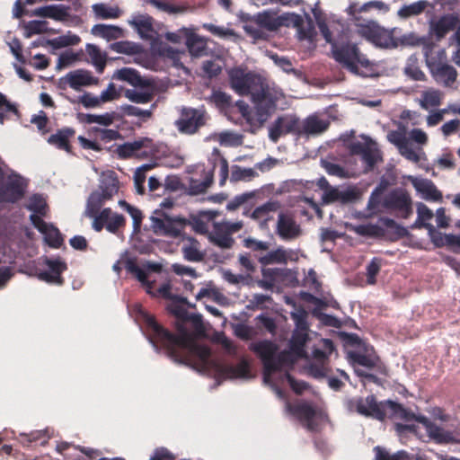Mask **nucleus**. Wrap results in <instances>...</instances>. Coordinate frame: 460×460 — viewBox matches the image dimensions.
Instances as JSON below:
<instances>
[{"label": "nucleus", "mask_w": 460, "mask_h": 460, "mask_svg": "<svg viewBox=\"0 0 460 460\" xmlns=\"http://www.w3.org/2000/svg\"><path fill=\"white\" fill-rule=\"evenodd\" d=\"M280 208V204L278 201H268L261 206L257 207L252 213V217L255 220L267 222L271 219L270 212H275Z\"/></svg>", "instance_id": "41"}, {"label": "nucleus", "mask_w": 460, "mask_h": 460, "mask_svg": "<svg viewBox=\"0 0 460 460\" xmlns=\"http://www.w3.org/2000/svg\"><path fill=\"white\" fill-rule=\"evenodd\" d=\"M387 411H390L391 416L398 417L406 422L415 420L420 423L419 418H425L421 414H415L411 410L405 408L402 404L394 402L392 400H385Z\"/></svg>", "instance_id": "31"}, {"label": "nucleus", "mask_w": 460, "mask_h": 460, "mask_svg": "<svg viewBox=\"0 0 460 460\" xmlns=\"http://www.w3.org/2000/svg\"><path fill=\"white\" fill-rule=\"evenodd\" d=\"M119 205L121 208L126 210L132 217L133 219V227L135 232L140 231L142 220H143V214L140 209L137 208L130 205L126 200H119Z\"/></svg>", "instance_id": "49"}, {"label": "nucleus", "mask_w": 460, "mask_h": 460, "mask_svg": "<svg viewBox=\"0 0 460 460\" xmlns=\"http://www.w3.org/2000/svg\"><path fill=\"white\" fill-rule=\"evenodd\" d=\"M258 176V173L252 168H242L239 165H234L231 172V181H250L252 178Z\"/></svg>", "instance_id": "52"}, {"label": "nucleus", "mask_w": 460, "mask_h": 460, "mask_svg": "<svg viewBox=\"0 0 460 460\" xmlns=\"http://www.w3.org/2000/svg\"><path fill=\"white\" fill-rule=\"evenodd\" d=\"M290 363H292V359L289 352L286 350L280 351L279 353L277 352L272 360V367L268 370L267 376L272 373L280 371L284 366Z\"/></svg>", "instance_id": "50"}, {"label": "nucleus", "mask_w": 460, "mask_h": 460, "mask_svg": "<svg viewBox=\"0 0 460 460\" xmlns=\"http://www.w3.org/2000/svg\"><path fill=\"white\" fill-rule=\"evenodd\" d=\"M148 2L158 10L170 14L183 13L185 11V8L183 6L176 5L167 1L149 0Z\"/></svg>", "instance_id": "61"}, {"label": "nucleus", "mask_w": 460, "mask_h": 460, "mask_svg": "<svg viewBox=\"0 0 460 460\" xmlns=\"http://www.w3.org/2000/svg\"><path fill=\"white\" fill-rule=\"evenodd\" d=\"M183 257L188 261L199 262L204 259L200 251V243L194 238H189L188 243L181 247Z\"/></svg>", "instance_id": "39"}, {"label": "nucleus", "mask_w": 460, "mask_h": 460, "mask_svg": "<svg viewBox=\"0 0 460 460\" xmlns=\"http://www.w3.org/2000/svg\"><path fill=\"white\" fill-rule=\"evenodd\" d=\"M249 349L261 358L266 378L269 368L272 367L274 356L279 350L278 345L271 341L263 340L251 343Z\"/></svg>", "instance_id": "18"}, {"label": "nucleus", "mask_w": 460, "mask_h": 460, "mask_svg": "<svg viewBox=\"0 0 460 460\" xmlns=\"http://www.w3.org/2000/svg\"><path fill=\"white\" fill-rule=\"evenodd\" d=\"M155 151V144L149 137H141L133 142H126L117 148V153L121 158L133 156L146 158L154 155Z\"/></svg>", "instance_id": "11"}, {"label": "nucleus", "mask_w": 460, "mask_h": 460, "mask_svg": "<svg viewBox=\"0 0 460 460\" xmlns=\"http://www.w3.org/2000/svg\"><path fill=\"white\" fill-rule=\"evenodd\" d=\"M91 32L93 35L102 38L108 41L123 37V30L120 27L110 24H95L93 26Z\"/></svg>", "instance_id": "33"}, {"label": "nucleus", "mask_w": 460, "mask_h": 460, "mask_svg": "<svg viewBox=\"0 0 460 460\" xmlns=\"http://www.w3.org/2000/svg\"><path fill=\"white\" fill-rule=\"evenodd\" d=\"M348 358L353 366L358 365L370 370H375L378 374L385 376L387 375L386 367L382 362L379 356L376 355L373 349L371 352H368V350L366 349L365 353L358 351H349Z\"/></svg>", "instance_id": "14"}, {"label": "nucleus", "mask_w": 460, "mask_h": 460, "mask_svg": "<svg viewBox=\"0 0 460 460\" xmlns=\"http://www.w3.org/2000/svg\"><path fill=\"white\" fill-rule=\"evenodd\" d=\"M442 94L440 91L430 89L421 94L420 106L427 110L429 106L438 107L441 104Z\"/></svg>", "instance_id": "47"}, {"label": "nucleus", "mask_w": 460, "mask_h": 460, "mask_svg": "<svg viewBox=\"0 0 460 460\" xmlns=\"http://www.w3.org/2000/svg\"><path fill=\"white\" fill-rule=\"evenodd\" d=\"M354 231L362 236L380 237L385 234V229L377 225L363 224L355 226Z\"/></svg>", "instance_id": "53"}, {"label": "nucleus", "mask_w": 460, "mask_h": 460, "mask_svg": "<svg viewBox=\"0 0 460 460\" xmlns=\"http://www.w3.org/2000/svg\"><path fill=\"white\" fill-rule=\"evenodd\" d=\"M376 452L375 460H414L415 456H410L405 451H399L394 455H391L385 448L377 446L374 448Z\"/></svg>", "instance_id": "45"}, {"label": "nucleus", "mask_w": 460, "mask_h": 460, "mask_svg": "<svg viewBox=\"0 0 460 460\" xmlns=\"http://www.w3.org/2000/svg\"><path fill=\"white\" fill-rule=\"evenodd\" d=\"M426 1H418L408 5H403L399 11L398 15L402 18L420 14L426 8Z\"/></svg>", "instance_id": "51"}, {"label": "nucleus", "mask_w": 460, "mask_h": 460, "mask_svg": "<svg viewBox=\"0 0 460 460\" xmlns=\"http://www.w3.org/2000/svg\"><path fill=\"white\" fill-rule=\"evenodd\" d=\"M253 22L257 25L256 28L248 25L245 29L246 31L255 39H264L265 34L262 29L269 31H275L283 25V20L271 11H263L262 13H257L253 18Z\"/></svg>", "instance_id": "10"}, {"label": "nucleus", "mask_w": 460, "mask_h": 460, "mask_svg": "<svg viewBox=\"0 0 460 460\" xmlns=\"http://www.w3.org/2000/svg\"><path fill=\"white\" fill-rule=\"evenodd\" d=\"M45 235V241L52 248H59L63 243V237L59 230L52 225L46 229L45 233H42Z\"/></svg>", "instance_id": "54"}, {"label": "nucleus", "mask_w": 460, "mask_h": 460, "mask_svg": "<svg viewBox=\"0 0 460 460\" xmlns=\"http://www.w3.org/2000/svg\"><path fill=\"white\" fill-rule=\"evenodd\" d=\"M47 25H48V22H46V21L33 20V21L28 22L24 25L25 37L31 38L32 35L47 32V31H48Z\"/></svg>", "instance_id": "58"}, {"label": "nucleus", "mask_w": 460, "mask_h": 460, "mask_svg": "<svg viewBox=\"0 0 460 460\" xmlns=\"http://www.w3.org/2000/svg\"><path fill=\"white\" fill-rule=\"evenodd\" d=\"M150 227L156 235L178 238L189 221L181 217H171L161 209H155L150 217Z\"/></svg>", "instance_id": "3"}, {"label": "nucleus", "mask_w": 460, "mask_h": 460, "mask_svg": "<svg viewBox=\"0 0 460 460\" xmlns=\"http://www.w3.org/2000/svg\"><path fill=\"white\" fill-rule=\"evenodd\" d=\"M121 110L125 115L138 117L143 122L148 120L153 115L151 110H142L137 106L129 104L123 105Z\"/></svg>", "instance_id": "57"}, {"label": "nucleus", "mask_w": 460, "mask_h": 460, "mask_svg": "<svg viewBox=\"0 0 460 460\" xmlns=\"http://www.w3.org/2000/svg\"><path fill=\"white\" fill-rule=\"evenodd\" d=\"M70 103H81L84 108H95L100 106L102 101L100 96H93L90 93H84L83 95L78 96L77 98H73L67 95H63Z\"/></svg>", "instance_id": "46"}, {"label": "nucleus", "mask_w": 460, "mask_h": 460, "mask_svg": "<svg viewBox=\"0 0 460 460\" xmlns=\"http://www.w3.org/2000/svg\"><path fill=\"white\" fill-rule=\"evenodd\" d=\"M272 301L270 296L264 294H254L251 299H249V304L247 308L252 311L255 310H263L266 308L265 304Z\"/></svg>", "instance_id": "64"}, {"label": "nucleus", "mask_w": 460, "mask_h": 460, "mask_svg": "<svg viewBox=\"0 0 460 460\" xmlns=\"http://www.w3.org/2000/svg\"><path fill=\"white\" fill-rule=\"evenodd\" d=\"M384 206L402 218H408L412 214L411 198L402 189H395L389 192L384 200Z\"/></svg>", "instance_id": "9"}, {"label": "nucleus", "mask_w": 460, "mask_h": 460, "mask_svg": "<svg viewBox=\"0 0 460 460\" xmlns=\"http://www.w3.org/2000/svg\"><path fill=\"white\" fill-rule=\"evenodd\" d=\"M151 88H153V86ZM125 97L132 102L145 104L150 102L153 100L154 92L153 89L150 91L128 89L125 91Z\"/></svg>", "instance_id": "44"}, {"label": "nucleus", "mask_w": 460, "mask_h": 460, "mask_svg": "<svg viewBox=\"0 0 460 460\" xmlns=\"http://www.w3.org/2000/svg\"><path fill=\"white\" fill-rule=\"evenodd\" d=\"M20 441L24 447H31L32 443L38 441H40V444L41 446L47 443L45 433L40 430L32 431L29 434H21Z\"/></svg>", "instance_id": "62"}, {"label": "nucleus", "mask_w": 460, "mask_h": 460, "mask_svg": "<svg viewBox=\"0 0 460 460\" xmlns=\"http://www.w3.org/2000/svg\"><path fill=\"white\" fill-rule=\"evenodd\" d=\"M115 78L123 82H127L134 87H152V83L149 80L142 78L137 70L130 67H123L117 70Z\"/></svg>", "instance_id": "26"}, {"label": "nucleus", "mask_w": 460, "mask_h": 460, "mask_svg": "<svg viewBox=\"0 0 460 460\" xmlns=\"http://www.w3.org/2000/svg\"><path fill=\"white\" fill-rule=\"evenodd\" d=\"M349 411L383 421L387 416L385 401L377 402L376 395L369 394L367 397L351 399L347 403Z\"/></svg>", "instance_id": "5"}, {"label": "nucleus", "mask_w": 460, "mask_h": 460, "mask_svg": "<svg viewBox=\"0 0 460 460\" xmlns=\"http://www.w3.org/2000/svg\"><path fill=\"white\" fill-rule=\"evenodd\" d=\"M95 15L102 19H116L121 14L118 6H109L105 4H96L93 6Z\"/></svg>", "instance_id": "43"}, {"label": "nucleus", "mask_w": 460, "mask_h": 460, "mask_svg": "<svg viewBox=\"0 0 460 460\" xmlns=\"http://www.w3.org/2000/svg\"><path fill=\"white\" fill-rule=\"evenodd\" d=\"M252 102L254 105L256 119L263 124L277 107L278 97L276 93L265 83L258 87L251 95Z\"/></svg>", "instance_id": "7"}, {"label": "nucleus", "mask_w": 460, "mask_h": 460, "mask_svg": "<svg viewBox=\"0 0 460 460\" xmlns=\"http://www.w3.org/2000/svg\"><path fill=\"white\" fill-rule=\"evenodd\" d=\"M153 22L154 19L150 15L139 14L130 22V24L137 30L142 39L150 40L155 32Z\"/></svg>", "instance_id": "32"}, {"label": "nucleus", "mask_w": 460, "mask_h": 460, "mask_svg": "<svg viewBox=\"0 0 460 460\" xmlns=\"http://www.w3.org/2000/svg\"><path fill=\"white\" fill-rule=\"evenodd\" d=\"M208 119L209 116L204 107H182L174 124L180 133L194 135L207 124Z\"/></svg>", "instance_id": "4"}, {"label": "nucleus", "mask_w": 460, "mask_h": 460, "mask_svg": "<svg viewBox=\"0 0 460 460\" xmlns=\"http://www.w3.org/2000/svg\"><path fill=\"white\" fill-rule=\"evenodd\" d=\"M219 371L226 378H248L250 376V363L243 358L236 365L222 366Z\"/></svg>", "instance_id": "28"}, {"label": "nucleus", "mask_w": 460, "mask_h": 460, "mask_svg": "<svg viewBox=\"0 0 460 460\" xmlns=\"http://www.w3.org/2000/svg\"><path fill=\"white\" fill-rule=\"evenodd\" d=\"M92 131L95 133L96 137L99 140L104 143H109L113 140L121 138L120 133L116 129H108L94 127L92 128Z\"/></svg>", "instance_id": "59"}, {"label": "nucleus", "mask_w": 460, "mask_h": 460, "mask_svg": "<svg viewBox=\"0 0 460 460\" xmlns=\"http://www.w3.org/2000/svg\"><path fill=\"white\" fill-rule=\"evenodd\" d=\"M99 79L94 77L91 71L85 69H76L67 73L65 76L59 78L58 88L66 90L67 86L79 91L82 86L97 84Z\"/></svg>", "instance_id": "13"}, {"label": "nucleus", "mask_w": 460, "mask_h": 460, "mask_svg": "<svg viewBox=\"0 0 460 460\" xmlns=\"http://www.w3.org/2000/svg\"><path fill=\"white\" fill-rule=\"evenodd\" d=\"M85 50L91 58L93 65L99 73H102L106 66L107 55L101 51L100 48L94 44H86Z\"/></svg>", "instance_id": "40"}, {"label": "nucleus", "mask_w": 460, "mask_h": 460, "mask_svg": "<svg viewBox=\"0 0 460 460\" xmlns=\"http://www.w3.org/2000/svg\"><path fill=\"white\" fill-rule=\"evenodd\" d=\"M126 226V218L123 215L112 213L104 222V227L111 234H116L120 229Z\"/></svg>", "instance_id": "48"}, {"label": "nucleus", "mask_w": 460, "mask_h": 460, "mask_svg": "<svg viewBox=\"0 0 460 460\" xmlns=\"http://www.w3.org/2000/svg\"><path fill=\"white\" fill-rule=\"evenodd\" d=\"M186 46L191 57L200 58L207 55L208 47L206 40L191 31L188 35Z\"/></svg>", "instance_id": "34"}, {"label": "nucleus", "mask_w": 460, "mask_h": 460, "mask_svg": "<svg viewBox=\"0 0 460 460\" xmlns=\"http://www.w3.org/2000/svg\"><path fill=\"white\" fill-rule=\"evenodd\" d=\"M296 253L289 250H286L283 247H279L276 250L269 252L264 256L259 257V262L261 265H270V264H287L288 261H296Z\"/></svg>", "instance_id": "24"}, {"label": "nucleus", "mask_w": 460, "mask_h": 460, "mask_svg": "<svg viewBox=\"0 0 460 460\" xmlns=\"http://www.w3.org/2000/svg\"><path fill=\"white\" fill-rule=\"evenodd\" d=\"M75 134V130L72 128H63L58 129L55 134H52L48 138V143L55 146L58 149L65 150L68 153L71 152V145L69 139Z\"/></svg>", "instance_id": "29"}, {"label": "nucleus", "mask_w": 460, "mask_h": 460, "mask_svg": "<svg viewBox=\"0 0 460 460\" xmlns=\"http://www.w3.org/2000/svg\"><path fill=\"white\" fill-rule=\"evenodd\" d=\"M422 46V52L425 57L426 64L430 69H434L440 64L445 58L444 50L436 51L437 45L430 39L421 38L418 41Z\"/></svg>", "instance_id": "22"}, {"label": "nucleus", "mask_w": 460, "mask_h": 460, "mask_svg": "<svg viewBox=\"0 0 460 460\" xmlns=\"http://www.w3.org/2000/svg\"><path fill=\"white\" fill-rule=\"evenodd\" d=\"M70 7L64 4H51L36 8L32 14L43 18H50L58 22L66 21L69 14Z\"/></svg>", "instance_id": "23"}, {"label": "nucleus", "mask_w": 460, "mask_h": 460, "mask_svg": "<svg viewBox=\"0 0 460 460\" xmlns=\"http://www.w3.org/2000/svg\"><path fill=\"white\" fill-rule=\"evenodd\" d=\"M288 134L301 136V121L294 115L286 114L278 117L269 129V137L275 143L281 136Z\"/></svg>", "instance_id": "12"}, {"label": "nucleus", "mask_w": 460, "mask_h": 460, "mask_svg": "<svg viewBox=\"0 0 460 460\" xmlns=\"http://www.w3.org/2000/svg\"><path fill=\"white\" fill-rule=\"evenodd\" d=\"M24 195V186L20 178H10L6 184L0 188V201L15 203Z\"/></svg>", "instance_id": "21"}, {"label": "nucleus", "mask_w": 460, "mask_h": 460, "mask_svg": "<svg viewBox=\"0 0 460 460\" xmlns=\"http://www.w3.org/2000/svg\"><path fill=\"white\" fill-rule=\"evenodd\" d=\"M81 41V39L76 34L68 33L62 35L58 38H54L47 40V44L52 47L54 49H59L69 46L77 45Z\"/></svg>", "instance_id": "42"}, {"label": "nucleus", "mask_w": 460, "mask_h": 460, "mask_svg": "<svg viewBox=\"0 0 460 460\" xmlns=\"http://www.w3.org/2000/svg\"><path fill=\"white\" fill-rule=\"evenodd\" d=\"M288 411L296 417L301 422L304 423L305 427L314 431L316 429V424L314 420L317 411L316 409L309 402H302L296 404H287Z\"/></svg>", "instance_id": "19"}, {"label": "nucleus", "mask_w": 460, "mask_h": 460, "mask_svg": "<svg viewBox=\"0 0 460 460\" xmlns=\"http://www.w3.org/2000/svg\"><path fill=\"white\" fill-rule=\"evenodd\" d=\"M45 265L48 270L41 271L38 274L39 279L49 284L62 286L65 282L62 273L67 270V265L60 259H45Z\"/></svg>", "instance_id": "17"}, {"label": "nucleus", "mask_w": 460, "mask_h": 460, "mask_svg": "<svg viewBox=\"0 0 460 460\" xmlns=\"http://www.w3.org/2000/svg\"><path fill=\"white\" fill-rule=\"evenodd\" d=\"M431 73L438 81H442L446 86L451 85L457 76L456 68L447 64H440L432 69Z\"/></svg>", "instance_id": "37"}, {"label": "nucleus", "mask_w": 460, "mask_h": 460, "mask_svg": "<svg viewBox=\"0 0 460 460\" xmlns=\"http://www.w3.org/2000/svg\"><path fill=\"white\" fill-rule=\"evenodd\" d=\"M47 207L48 206L45 199L39 194H35L31 197L27 205V208L30 211H32L34 214H39L40 216L46 215Z\"/></svg>", "instance_id": "60"}, {"label": "nucleus", "mask_w": 460, "mask_h": 460, "mask_svg": "<svg viewBox=\"0 0 460 460\" xmlns=\"http://www.w3.org/2000/svg\"><path fill=\"white\" fill-rule=\"evenodd\" d=\"M381 269V259L374 257L367 266V283L375 285L376 283V276Z\"/></svg>", "instance_id": "63"}, {"label": "nucleus", "mask_w": 460, "mask_h": 460, "mask_svg": "<svg viewBox=\"0 0 460 460\" xmlns=\"http://www.w3.org/2000/svg\"><path fill=\"white\" fill-rule=\"evenodd\" d=\"M277 234L282 240H293L300 235L301 228L291 215L279 213L277 223Z\"/></svg>", "instance_id": "20"}, {"label": "nucleus", "mask_w": 460, "mask_h": 460, "mask_svg": "<svg viewBox=\"0 0 460 460\" xmlns=\"http://www.w3.org/2000/svg\"><path fill=\"white\" fill-rule=\"evenodd\" d=\"M214 179V168L206 172L204 171V179L200 181L199 180L190 179L188 188V193L190 195H199L206 192L211 186Z\"/></svg>", "instance_id": "36"}, {"label": "nucleus", "mask_w": 460, "mask_h": 460, "mask_svg": "<svg viewBox=\"0 0 460 460\" xmlns=\"http://www.w3.org/2000/svg\"><path fill=\"white\" fill-rule=\"evenodd\" d=\"M458 22L456 17L453 15H444L437 22L430 24L432 33L438 40L443 39L450 31L454 30Z\"/></svg>", "instance_id": "30"}, {"label": "nucleus", "mask_w": 460, "mask_h": 460, "mask_svg": "<svg viewBox=\"0 0 460 460\" xmlns=\"http://www.w3.org/2000/svg\"><path fill=\"white\" fill-rule=\"evenodd\" d=\"M143 320L150 332L149 340L156 349H163L174 362L184 365L191 363L192 354L199 350V348L190 342L189 333L181 324L178 325L180 334H173L160 325L152 314H143ZM200 354L207 358L210 352L208 349L202 348Z\"/></svg>", "instance_id": "1"}, {"label": "nucleus", "mask_w": 460, "mask_h": 460, "mask_svg": "<svg viewBox=\"0 0 460 460\" xmlns=\"http://www.w3.org/2000/svg\"><path fill=\"white\" fill-rule=\"evenodd\" d=\"M125 269L133 274L141 284H147V274L137 265L135 259H128L125 261Z\"/></svg>", "instance_id": "55"}, {"label": "nucleus", "mask_w": 460, "mask_h": 460, "mask_svg": "<svg viewBox=\"0 0 460 460\" xmlns=\"http://www.w3.org/2000/svg\"><path fill=\"white\" fill-rule=\"evenodd\" d=\"M232 89L241 96L252 95L262 83L261 77L241 67H234L228 72Z\"/></svg>", "instance_id": "6"}, {"label": "nucleus", "mask_w": 460, "mask_h": 460, "mask_svg": "<svg viewBox=\"0 0 460 460\" xmlns=\"http://www.w3.org/2000/svg\"><path fill=\"white\" fill-rule=\"evenodd\" d=\"M359 198L358 190L353 187H332L322 195V204L330 205L338 203L347 205L354 203Z\"/></svg>", "instance_id": "15"}, {"label": "nucleus", "mask_w": 460, "mask_h": 460, "mask_svg": "<svg viewBox=\"0 0 460 460\" xmlns=\"http://www.w3.org/2000/svg\"><path fill=\"white\" fill-rule=\"evenodd\" d=\"M97 191L102 195V199L111 200L119 191V181L113 175L104 176L100 182Z\"/></svg>", "instance_id": "38"}, {"label": "nucleus", "mask_w": 460, "mask_h": 460, "mask_svg": "<svg viewBox=\"0 0 460 460\" xmlns=\"http://www.w3.org/2000/svg\"><path fill=\"white\" fill-rule=\"evenodd\" d=\"M419 419L420 423L424 426L431 440L438 444L448 443L452 440V435L449 431L430 421L428 417Z\"/></svg>", "instance_id": "27"}, {"label": "nucleus", "mask_w": 460, "mask_h": 460, "mask_svg": "<svg viewBox=\"0 0 460 460\" xmlns=\"http://www.w3.org/2000/svg\"><path fill=\"white\" fill-rule=\"evenodd\" d=\"M163 185V193H157L156 196H163L168 192H174L185 189L181 179L176 175H168Z\"/></svg>", "instance_id": "56"}, {"label": "nucleus", "mask_w": 460, "mask_h": 460, "mask_svg": "<svg viewBox=\"0 0 460 460\" xmlns=\"http://www.w3.org/2000/svg\"><path fill=\"white\" fill-rule=\"evenodd\" d=\"M358 33L376 46H387L390 40L389 32L376 22L368 21L357 24Z\"/></svg>", "instance_id": "16"}, {"label": "nucleus", "mask_w": 460, "mask_h": 460, "mask_svg": "<svg viewBox=\"0 0 460 460\" xmlns=\"http://www.w3.org/2000/svg\"><path fill=\"white\" fill-rule=\"evenodd\" d=\"M315 20L321 34L326 42L331 44L333 58L350 72L358 73V65L359 63L363 64V62L360 59L359 49L357 45L350 42L341 44L336 42L332 40V32L325 19L320 15H315Z\"/></svg>", "instance_id": "2"}, {"label": "nucleus", "mask_w": 460, "mask_h": 460, "mask_svg": "<svg viewBox=\"0 0 460 460\" xmlns=\"http://www.w3.org/2000/svg\"><path fill=\"white\" fill-rule=\"evenodd\" d=\"M107 201L97 190L92 192L87 199L84 214L87 217L93 219V228L96 232H101L104 228V222L111 214L110 208L102 209Z\"/></svg>", "instance_id": "8"}, {"label": "nucleus", "mask_w": 460, "mask_h": 460, "mask_svg": "<svg viewBox=\"0 0 460 460\" xmlns=\"http://www.w3.org/2000/svg\"><path fill=\"white\" fill-rule=\"evenodd\" d=\"M415 190L422 195L426 200L441 201L442 193L438 190L434 182L428 179L412 180L411 181Z\"/></svg>", "instance_id": "25"}, {"label": "nucleus", "mask_w": 460, "mask_h": 460, "mask_svg": "<svg viewBox=\"0 0 460 460\" xmlns=\"http://www.w3.org/2000/svg\"><path fill=\"white\" fill-rule=\"evenodd\" d=\"M330 126V122L319 119L317 116H309L301 123V135L303 134H321Z\"/></svg>", "instance_id": "35"}]
</instances>
